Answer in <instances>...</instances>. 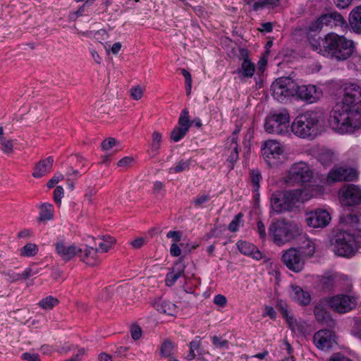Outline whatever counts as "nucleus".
Masks as SVG:
<instances>
[{
  "mask_svg": "<svg viewBox=\"0 0 361 361\" xmlns=\"http://www.w3.org/2000/svg\"><path fill=\"white\" fill-rule=\"evenodd\" d=\"M261 179L262 176L259 170H252L251 172V180L254 185L255 190H257L259 189Z\"/></svg>",
  "mask_w": 361,
  "mask_h": 361,
  "instance_id": "49",
  "label": "nucleus"
},
{
  "mask_svg": "<svg viewBox=\"0 0 361 361\" xmlns=\"http://www.w3.org/2000/svg\"><path fill=\"white\" fill-rule=\"evenodd\" d=\"M22 358L27 361H40L39 356L37 353H25L22 355Z\"/></svg>",
  "mask_w": 361,
  "mask_h": 361,
  "instance_id": "64",
  "label": "nucleus"
},
{
  "mask_svg": "<svg viewBox=\"0 0 361 361\" xmlns=\"http://www.w3.org/2000/svg\"><path fill=\"white\" fill-rule=\"evenodd\" d=\"M280 310L283 316L286 318L292 331L299 334H304L306 331L307 323L305 322L297 320L293 316L289 315L288 310L282 306L280 307Z\"/></svg>",
  "mask_w": 361,
  "mask_h": 361,
  "instance_id": "20",
  "label": "nucleus"
},
{
  "mask_svg": "<svg viewBox=\"0 0 361 361\" xmlns=\"http://www.w3.org/2000/svg\"><path fill=\"white\" fill-rule=\"evenodd\" d=\"M200 338L199 336H197L195 340L192 341L190 343V350L191 351H194L195 353H199V350L200 348Z\"/></svg>",
  "mask_w": 361,
  "mask_h": 361,
  "instance_id": "59",
  "label": "nucleus"
},
{
  "mask_svg": "<svg viewBox=\"0 0 361 361\" xmlns=\"http://www.w3.org/2000/svg\"><path fill=\"white\" fill-rule=\"evenodd\" d=\"M209 195H202L200 196H197L196 198L193 200L194 206L196 208L202 207V204L206 203L209 200Z\"/></svg>",
  "mask_w": 361,
  "mask_h": 361,
  "instance_id": "51",
  "label": "nucleus"
},
{
  "mask_svg": "<svg viewBox=\"0 0 361 361\" xmlns=\"http://www.w3.org/2000/svg\"><path fill=\"white\" fill-rule=\"evenodd\" d=\"M177 127L183 128L188 131L190 127L192 125V122L189 118V111L187 109L182 110L180 115L178 118Z\"/></svg>",
  "mask_w": 361,
  "mask_h": 361,
  "instance_id": "36",
  "label": "nucleus"
},
{
  "mask_svg": "<svg viewBox=\"0 0 361 361\" xmlns=\"http://www.w3.org/2000/svg\"><path fill=\"white\" fill-rule=\"evenodd\" d=\"M134 162V159L131 157H125L118 162V166L121 167H127Z\"/></svg>",
  "mask_w": 361,
  "mask_h": 361,
  "instance_id": "62",
  "label": "nucleus"
},
{
  "mask_svg": "<svg viewBox=\"0 0 361 361\" xmlns=\"http://www.w3.org/2000/svg\"><path fill=\"white\" fill-rule=\"evenodd\" d=\"M188 130H184L183 128L176 126L171 133V139L174 142H177L183 139Z\"/></svg>",
  "mask_w": 361,
  "mask_h": 361,
  "instance_id": "44",
  "label": "nucleus"
},
{
  "mask_svg": "<svg viewBox=\"0 0 361 361\" xmlns=\"http://www.w3.org/2000/svg\"><path fill=\"white\" fill-rule=\"evenodd\" d=\"M354 235L348 231H339L334 236V247L336 255L350 257L356 252Z\"/></svg>",
  "mask_w": 361,
  "mask_h": 361,
  "instance_id": "8",
  "label": "nucleus"
},
{
  "mask_svg": "<svg viewBox=\"0 0 361 361\" xmlns=\"http://www.w3.org/2000/svg\"><path fill=\"white\" fill-rule=\"evenodd\" d=\"M340 200L346 206L361 204V188L353 184L344 185L340 190Z\"/></svg>",
  "mask_w": 361,
  "mask_h": 361,
  "instance_id": "14",
  "label": "nucleus"
},
{
  "mask_svg": "<svg viewBox=\"0 0 361 361\" xmlns=\"http://www.w3.org/2000/svg\"><path fill=\"white\" fill-rule=\"evenodd\" d=\"M243 216V214L242 213H238L234 216L228 227L231 232H235L238 230Z\"/></svg>",
  "mask_w": 361,
  "mask_h": 361,
  "instance_id": "46",
  "label": "nucleus"
},
{
  "mask_svg": "<svg viewBox=\"0 0 361 361\" xmlns=\"http://www.w3.org/2000/svg\"><path fill=\"white\" fill-rule=\"evenodd\" d=\"M299 97L307 102V103L312 104L317 102L322 97V91L320 88L317 87L313 85H298L297 94Z\"/></svg>",
  "mask_w": 361,
  "mask_h": 361,
  "instance_id": "18",
  "label": "nucleus"
},
{
  "mask_svg": "<svg viewBox=\"0 0 361 361\" xmlns=\"http://www.w3.org/2000/svg\"><path fill=\"white\" fill-rule=\"evenodd\" d=\"M98 243V252H107L114 245L116 240L114 237L110 235H102L97 238Z\"/></svg>",
  "mask_w": 361,
  "mask_h": 361,
  "instance_id": "31",
  "label": "nucleus"
},
{
  "mask_svg": "<svg viewBox=\"0 0 361 361\" xmlns=\"http://www.w3.org/2000/svg\"><path fill=\"white\" fill-rule=\"evenodd\" d=\"M154 306L159 312L169 315H173L176 313L177 310V306L174 303L167 300H159L154 302Z\"/></svg>",
  "mask_w": 361,
  "mask_h": 361,
  "instance_id": "30",
  "label": "nucleus"
},
{
  "mask_svg": "<svg viewBox=\"0 0 361 361\" xmlns=\"http://www.w3.org/2000/svg\"><path fill=\"white\" fill-rule=\"evenodd\" d=\"M313 343L319 350H329L335 343V335L329 329H321L314 334Z\"/></svg>",
  "mask_w": 361,
  "mask_h": 361,
  "instance_id": "17",
  "label": "nucleus"
},
{
  "mask_svg": "<svg viewBox=\"0 0 361 361\" xmlns=\"http://www.w3.org/2000/svg\"><path fill=\"white\" fill-rule=\"evenodd\" d=\"M356 170L352 168L336 167L332 169L326 177V183L341 181H353L357 178Z\"/></svg>",
  "mask_w": 361,
  "mask_h": 361,
  "instance_id": "13",
  "label": "nucleus"
},
{
  "mask_svg": "<svg viewBox=\"0 0 361 361\" xmlns=\"http://www.w3.org/2000/svg\"><path fill=\"white\" fill-rule=\"evenodd\" d=\"M176 344L169 339L164 341L160 347V354L161 357H174V353L176 350Z\"/></svg>",
  "mask_w": 361,
  "mask_h": 361,
  "instance_id": "32",
  "label": "nucleus"
},
{
  "mask_svg": "<svg viewBox=\"0 0 361 361\" xmlns=\"http://www.w3.org/2000/svg\"><path fill=\"white\" fill-rule=\"evenodd\" d=\"M298 250H300L301 255L305 258V257H311L315 252L314 243L310 239L307 238L304 241V245L300 247Z\"/></svg>",
  "mask_w": 361,
  "mask_h": 361,
  "instance_id": "35",
  "label": "nucleus"
},
{
  "mask_svg": "<svg viewBox=\"0 0 361 361\" xmlns=\"http://www.w3.org/2000/svg\"><path fill=\"white\" fill-rule=\"evenodd\" d=\"M117 141L115 138L109 137L104 140L102 143V148L103 150L107 151L116 146Z\"/></svg>",
  "mask_w": 361,
  "mask_h": 361,
  "instance_id": "50",
  "label": "nucleus"
},
{
  "mask_svg": "<svg viewBox=\"0 0 361 361\" xmlns=\"http://www.w3.org/2000/svg\"><path fill=\"white\" fill-rule=\"evenodd\" d=\"M1 273L5 276L6 280L10 283H14L20 280V274L15 272L13 270H4Z\"/></svg>",
  "mask_w": 361,
  "mask_h": 361,
  "instance_id": "45",
  "label": "nucleus"
},
{
  "mask_svg": "<svg viewBox=\"0 0 361 361\" xmlns=\"http://www.w3.org/2000/svg\"><path fill=\"white\" fill-rule=\"evenodd\" d=\"M329 123L341 134L352 133L361 127V87L349 83L345 86L342 100L335 105Z\"/></svg>",
  "mask_w": 361,
  "mask_h": 361,
  "instance_id": "1",
  "label": "nucleus"
},
{
  "mask_svg": "<svg viewBox=\"0 0 361 361\" xmlns=\"http://www.w3.org/2000/svg\"><path fill=\"white\" fill-rule=\"evenodd\" d=\"M63 188L61 186H57L54 190V199L56 204H61V199L63 198Z\"/></svg>",
  "mask_w": 361,
  "mask_h": 361,
  "instance_id": "52",
  "label": "nucleus"
},
{
  "mask_svg": "<svg viewBox=\"0 0 361 361\" xmlns=\"http://www.w3.org/2000/svg\"><path fill=\"white\" fill-rule=\"evenodd\" d=\"M236 246L239 252L245 255L255 259L259 260L262 258V254L257 247L252 243L243 240H238Z\"/></svg>",
  "mask_w": 361,
  "mask_h": 361,
  "instance_id": "22",
  "label": "nucleus"
},
{
  "mask_svg": "<svg viewBox=\"0 0 361 361\" xmlns=\"http://www.w3.org/2000/svg\"><path fill=\"white\" fill-rule=\"evenodd\" d=\"M317 158L323 166H327L333 163L334 154L330 149L322 148L319 150Z\"/></svg>",
  "mask_w": 361,
  "mask_h": 361,
  "instance_id": "33",
  "label": "nucleus"
},
{
  "mask_svg": "<svg viewBox=\"0 0 361 361\" xmlns=\"http://www.w3.org/2000/svg\"><path fill=\"white\" fill-rule=\"evenodd\" d=\"M331 308L338 313H345L353 310L357 305L356 298L348 295H337L328 300Z\"/></svg>",
  "mask_w": 361,
  "mask_h": 361,
  "instance_id": "10",
  "label": "nucleus"
},
{
  "mask_svg": "<svg viewBox=\"0 0 361 361\" xmlns=\"http://www.w3.org/2000/svg\"><path fill=\"white\" fill-rule=\"evenodd\" d=\"M64 176L61 173L56 174L47 183V187L51 188L55 186L56 183H59L60 180L63 178Z\"/></svg>",
  "mask_w": 361,
  "mask_h": 361,
  "instance_id": "58",
  "label": "nucleus"
},
{
  "mask_svg": "<svg viewBox=\"0 0 361 361\" xmlns=\"http://www.w3.org/2000/svg\"><path fill=\"white\" fill-rule=\"evenodd\" d=\"M42 210L39 214V219L42 221L50 220L53 217V206L49 203L42 204Z\"/></svg>",
  "mask_w": 361,
  "mask_h": 361,
  "instance_id": "40",
  "label": "nucleus"
},
{
  "mask_svg": "<svg viewBox=\"0 0 361 361\" xmlns=\"http://www.w3.org/2000/svg\"><path fill=\"white\" fill-rule=\"evenodd\" d=\"M346 24L344 18L338 12H331L323 14L312 24V30H321L324 25L326 26H343Z\"/></svg>",
  "mask_w": 361,
  "mask_h": 361,
  "instance_id": "15",
  "label": "nucleus"
},
{
  "mask_svg": "<svg viewBox=\"0 0 361 361\" xmlns=\"http://www.w3.org/2000/svg\"><path fill=\"white\" fill-rule=\"evenodd\" d=\"M271 90L276 100L283 102L297 94L298 84L289 78H280L272 83Z\"/></svg>",
  "mask_w": 361,
  "mask_h": 361,
  "instance_id": "9",
  "label": "nucleus"
},
{
  "mask_svg": "<svg viewBox=\"0 0 361 361\" xmlns=\"http://www.w3.org/2000/svg\"><path fill=\"white\" fill-rule=\"evenodd\" d=\"M330 221V214L324 209H316L305 214V221L310 227L324 228L329 224Z\"/></svg>",
  "mask_w": 361,
  "mask_h": 361,
  "instance_id": "16",
  "label": "nucleus"
},
{
  "mask_svg": "<svg viewBox=\"0 0 361 361\" xmlns=\"http://www.w3.org/2000/svg\"><path fill=\"white\" fill-rule=\"evenodd\" d=\"M214 303L219 307H224L227 303L226 298L221 294L216 295L214 298Z\"/></svg>",
  "mask_w": 361,
  "mask_h": 361,
  "instance_id": "56",
  "label": "nucleus"
},
{
  "mask_svg": "<svg viewBox=\"0 0 361 361\" xmlns=\"http://www.w3.org/2000/svg\"><path fill=\"white\" fill-rule=\"evenodd\" d=\"M0 144L2 146L1 150L4 153L7 154L12 153L13 148V140L3 138L1 139Z\"/></svg>",
  "mask_w": 361,
  "mask_h": 361,
  "instance_id": "47",
  "label": "nucleus"
},
{
  "mask_svg": "<svg viewBox=\"0 0 361 361\" xmlns=\"http://www.w3.org/2000/svg\"><path fill=\"white\" fill-rule=\"evenodd\" d=\"M302 190L276 191L271 195V207L274 213L279 214L290 210L297 202L302 201Z\"/></svg>",
  "mask_w": 361,
  "mask_h": 361,
  "instance_id": "5",
  "label": "nucleus"
},
{
  "mask_svg": "<svg viewBox=\"0 0 361 361\" xmlns=\"http://www.w3.org/2000/svg\"><path fill=\"white\" fill-rule=\"evenodd\" d=\"M319 119L313 111L299 114L290 125V132L300 138L313 140L318 132Z\"/></svg>",
  "mask_w": 361,
  "mask_h": 361,
  "instance_id": "3",
  "label": "nucleus"
},
{
  "mask_svg": "<svg viewBox=\"0 0 361 361\" xmlns=\"http://www.w3.org/2000/svg\"><path fill=\"white\" fill-rule=\"evenodd\" d=\"M184 271L185 266L182 261L177 262L166 276V285L169 287L173 286L177 280L183 275Z\"/></svg>",
  "mask_w": 361,
  "mask_h": 361,
  "instance_id": "23",
  "label": "nucleus"
},
{
  "mask_svg": "<svg viewBox=\"0 0 361 361\" xmlns=\"http://www.w3.org/2000/svg\"><path fill=\"white\" fill-rule=\"evenodd\" d=\"M182 253L181 249L177 243L171 244L170 247V254L173 257H179Z\"/></svg>",
  "mask_w": 361,
  "mask_h": 361,
  "instance_id": "60",
  "label": "nucleus"
},
{
  "mask_svg": "<svg viewBox=\"0 0 361 361\" xmlns=\"http://www.w3.org/2000/svg\"><path fill=\"white\" fill-rule=\"evenodd\" d=\"M142 94L143 90L140 86L133 87L130 90L131 97L136 100L141 99Z\"/></svg>",
  "mask_w": 361,
  "mask_h": 361,
  "instance_id": "55",
  "label": "nucleus"
},
{
  "mask_svg": "<svg viewBox=\"0 0 361 361\" xmlns=\"http://www.w3.org/2000/svg\"><path fill=\"white\" fill-rule=\"evenodd\" d=\"M257 231L259 235V238L262 240H265L267 237L266 228L262 221H258L257 223Z\"/></svg>",
  "mask_w": 361,
  "mask_h": 361,
  "instance_id": "53",
  "label": "nucleus"
},
{
  "mask_svg": "<svg viewBox=\"0 0 361 361\" xmlns=\"http://www.w3.org/2000/svg\"><path fill=\"white\" fill-rule=\"evenodd\" d=\"M324 56L336 62L348 60L354 53V42L343 35L330 32L324 37Z\"/></svg>",
  "mask_w": 361,
  "mask_h": 361,
  "instance_id": "2",
  "label": "nucleus"
},
{
  "mask_svg": "<svg viewBox=\"0 0 361 361\" xmlns=\"http://www.w3.org/2000/svg\"><path fill=\"white\" fill-rule=\"evenodd\" d=\"M291 288V296L295 301L302 305H307L310 302L311 296L308 292L304 291L298 286H293Z\"/></svg>",
  "mask_w": 361,
  "mask_h": 361,
  "instance_id": "29",
  "label": "nucleus"
},
{
  "mask_svg": "<svg viewBox=\"0 0 361 361\" xmlns=\"http://www.w3.org/2000/svg\"><path fill=\"white\" fill-rule=\"evenodd\" d=\"M313 176V172L310 166L305 162L294 164L288 171V174L283 178L287 186H293L296 184H302L309 182Z\"/></svg>",
  "mask_w": 361,
  "mask_h": 361,
  "instance_id": "7",
  "label": "nucleus"
},
{
  "mask_svg": "<svg viewBox=\"0 0 361 361\" xmlns=\"http://www.w3.org/2000/svg\"><path fill=\"white\" fill-rule=\"evenodd\" d=\"M191 161L190 159H182L180 160L175 166L170 168V173H180L183 171H188L190 168Z\"/></svg>",
  "mask_w": 361,
  "mask_h": 361,
  "instance_id": "37",
  "label": "nucleus"
},
{
  "mask_svg": "<svg viewBox=\"0 0 361 361\" xmlns=\"http://www.w3.org/2000/svg\"><path fill=\"white\" fill-rule=\"evenodd\" d=\"M59 303V300L51 295H49L42 299L38 305L44 310H51L54 306Z\"/></svg>",
  "mask_w": 361,
  "mask_h": 361,
  "instance_id": "39",
  "label": "nucleus"
},
{
  "mask_svg": "<svg viewBox=\"0 0 361 361\" xmlns=\"http://www.w3.org/2000/svg\"><path fill=\"white\" fill-rule=\"evenodd\" d=\"M235 135L230 136L228 137L226 142V153L228 154L227 161L232 164L231 168H233V164L238 159V154L240 150L238 142H235Z\"/></svg>",
  "mask_w": 361,
  "mask_h": 361,
  "instance_id": "26",
  "label": "nucleus"
},
{
  "mask_svg": "<svg viewBox=\"0 0 361 361\" xmlns=\"http://www.w3.org/2000/svg\"><path fill=\"white\" fill-rule=\"evenodd\" d=\"M268 232L273 242L281 246L293 240L300 231L295 224L279 219L270 224Z\"/></svg>",
  "mask_w": 361,
  "mask_h": 361,
  "instance_id": "4",
  "label": "nucleus"
},
{
  "mask_svg": "<svg viewBox=\"0 0 361 361\" xmlns=\"http://www.w3.org/2000/svg\"><path fill=\"white\" fill-rule=\"evenodd\" d=\"M166 237L172 238L173 243H178L181 240V235L180 232L176 231H170L167 233Z\"/></svg>",
  "mask_w": 361,
  "mask_h": 361,
  "instance_id": "63",
  "label": "nucleus"
},
{
  "mask_svg": "<svg viewBox=\"0 0 361 361\" xmlns=\"http://www.w3.org/2000/svg\"><path fill=\"white\" fill-rule=\"evenodd\" d=\"M279 2V0H258L254 3L252 8L254 11H258L267 6H276Z\"/></svg>",
  "mask_w": 361,
  "mask_h": 361,
  "instance_id": "42",
  "label": "nucleus"
},
{
  "mask_svg": "<svg viewBox=\"0 0 361 361\" xmlns=\"http://www.w3.org/2000/svg\"><path fill=\"white\" fill-rule=\"evenodd\" d=\"M290 115L285 111L270 115L264 123L265 131L268 133L280 135H290Z\"/></svg>",
  "mask_w": 361,
  "mask_h": 361,
  "instance_id": "6",
  "label": "nucleus"
},
{
  "mask_svg": "<svg viewBox=\"0 0 361 361\" xmlns=\"http://www.w3.org/2000/svg\"><path fill=\"white\" fill-rule=\"evenodd\" d=\"M310 44L312 50L317 51L324 56L323 49L324 48V37L321 38L320 40L312 38L310 39Z\"/></svg>",
  "mask_w": 361,
  "mask_h": 361,
  "instance_id": "41",
  "label": "nucleus"
},
{
  "mask_svg": "<svg viewBox=\"0 0 361 361\" xmlns=\"http://www.w3.org/2000/svg\"><path fill=\"white\" fill-rule=\"evenodd\" d=\"M54 164V157L50 156L39 161L35 166L32 176L35 178H41L49 173Z\"/></svg>",
  "mask_w": 361,
  "mask_h": 361,
  "instance_id": "25",
  "label": "nucleus"
},
{
  "mask_svg": "<svg viewBox=\"0 0 361 361\" xmlns=\"http://www.w3.org/2000/svg\"><path fill=\"white\" fill-rule=\"evenodd\" d=\"M98 252L97 248L86 246L83 250V255H82L81 259L86 264L89 266H94L100 261Z\"/></svg>",
  "mask_w": 361,
  "mask_h": 361,
  "instance_id": "28",
  "label": "nucleus"
},
{
  "mask_svg": "<svg viewBox=\"0 0 361 361\" xmlns=\"http://www.w3.org/2000/svg\"><path fill=\"white\" fill-rule=\"evenodd\" d=\"M353 334L357 338L361 340V318L355 320L353 327Z\"/></svg>",
  "mask_w": 361,
  "mask_h": 361,
  "instance_id": "61",
  "label": "nucleus"
},
{
  "mask_svg": "<svg viewBox=\"0 0 361 361\" xmlns=\"http://www.w3.org/2000/svg\"><path fill=\"white\" fill-rule=\"evenodd\" d=\"M282 260L288 269L300 272L304 267L305 258L297 248H289L282 255Z\"/></svg>",
  "mask_w": 361,
  "mask_h": 361,
  "instance_id": "12",
  "label": "nucleus"
},
{
  "mask_svg": "<svg viewBox=\"0 0 361 361\" xmlns=\"http://www.w3.org/2000/svg\"><path fill=\"white\" fill-rule=\"evenodd\" d=\"M330 307L328 300L319 301L314 308V314L317 321L320 324H328L331 320V317L328 311Z\"/></svg>",
  "mask_w": 361,
  "mask_h": 361,
  "instance_id": "21",
  "label": "nucleus"
},
{
  "mask_svg": "<svg viewBox=\"0 0 361 361\" xmlns=\"http://www.w3.org/2000/svg\"><path fill=\"white\" fill-rule=\"evenodd\" d=\"M56 252L63 260L68 262L72 259L78 252H81L82 249L78 248L75 245L60 241L56 243Z\"/></svg>",
  "mask_w": 361,
  "mask_h": 361,
  "instance_id": "19",
  "label": "nucleus"
},
{
  "mask_svg": "<svg viewBox=\"0 0 361 361\" xmlns=\"http://www.w3.org/2000/svg\"><path fill=\"white\" fill-rule=\"evenodd\" d=\"M348 22L355 33L361 34V6H356L350 11Z\"/></svg>",
  "mask_w": 361,
  "mask_h": 361,
  "instance_id": "27",
  "label": "nucleus"
},
{
  "mask_svg": "<svg viewBox=\"0 0 361 361\" xmlns=\"http://www.w3.org/2000/svg\"><path fill=\"white\" fill-rule=\"evenodd\" d=\"M161 140H162L161 134L157 131H154L152 135L151 146H150L149 149H148V153L152 157H154L159 153V150L161 147Z\"/></svg>",
  "mask_w": 361,
  "mask_h": 361,
  "instance_id": "34",
  "label": "nucleus"
},
{
  "mask_svg": "<svg viewBox=\"0 0 361 361\" xmlns=\"http://www.w3.org/2000/svg\"><path fill=\"white\" fill-rule=\"evenodd\" d=\"M283 152L282 145L274 140L264 142L262 147V153L264 159L270 166L274 165L277 162Z\"/></svg>",
  "mask_w": 361,
  "mask_h": 361,
  "instance_id": "11",
  "label": "nucleus"
},
{
  "mask_svg": "<svg viewBox=\"0 0 361 361\" xmlns=\"http://www.w3.org/2000/svg\"><path fill=\"white\" fill-rule=\"evenodd\" d=\"M327 361H352L347 356L341 353H335L328 359Z\"/></svg>",
  "mask_w": 361,
  "mask_h": 361,
  "instance_id": "54",
  "label": "nucleus"
},
{
  "mask_svg": "<svg viewBox=\"0 0 361 361\" xmlns=\"http://www.w3.org/2000/svg\"><path fill=\"white\" fill-rule=\"evenodd\" d=\"M255 72V65L251 60L245 56L241 63L240 67L236 71L240 80L251 78Z\"/></svg>",
  "mask_w": 361,
  "mask_h": 361,
  "instance_id": "24",
  "label": "nucleus"
},
{
  "mask_svg": "<svg viewBox=\"0 0 361 361\" xmlns=\"http://www.w3.org/2000/svg\"><path fill=\"white\" fill-rule=\"evenodd\" d=\"M212 344L217 348H228V342L225 339H222L221 337L214 336L212 338Z\"/></svg>",
  "mask_w": 361,
  "mask_h": 361,
  "instance_id": "48",
  "label": "nucleus"
},
{
  "mask_svg": "<svg viewBox=\"0 0 361 361\" xmlns=\"http://www.w3.org/2000/svg\"><path fill=\"white\" fill-rule=\"evenodd\" d=\"M131 336L134 340H138L142 335L141 328L137 325H133L130 329Z\"/></svg>",
  "mask_w": 361,
  "mask_h": 361,
  "instance_id": "57",
  "label": "nucleus"
},
{
  "mask_svg": "<svg viewBox=\"0 0 361 361\" xmlns=\"http://www.w3.org/2000/svg\"><path fill=\"white\" fill-rule=\"evenodd\" d=\"M38 251L37 246L33 243L26 244L20 250V255L24 257H32Z\"/></svg>",
  "mask_w": 361,
  "mask_h": 361,
  "instance_id": "43",
  "label": "nucleus"
},
{
  "mask_svg": "<svg viewBox=\"0 0 361 361\" xmlns=\"http://www.w3.org/2000/svg\"><path fill=\"white\" fill-rule=\"evenodd\" d=\"M359 222V217L356 214H343L340 218V223L350 227L355 226Z\"/></svg>",
  "mask_w": 361,
  "mask_h": 361,
  "instance_id": "38",
  "label": "nucleus"
}]
</instances>
